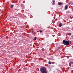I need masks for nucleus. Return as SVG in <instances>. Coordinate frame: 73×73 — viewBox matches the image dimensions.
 <instances>
[{"instance_id":"nucleus-1","label":"nucleus","mask_w":73,"mask_h":73,"mask_svg":"<svg viewBox=\"0 0 73 73\" xmlns=\"http://www.w3.org/2000/svg\"><path fill=\"white\" fill-rule=\"evenodd\" d=\"M40 70L42 73H47L46 68L44 67L41 68Z\"/></svg>"},{"instance_id":"nucleus-2","label":"nucleus","mask_w":73,"mask_h":73,"mask_svg":"<svg viewBox=\"0 0 73 73\" xmlns=\"http://www.w3.org/2000/svg\"><path fill=\"white\" fill-rule=\"evenodd\" d=\"M63 43L64 45L66 46L69 45L70 44V42L68 40H63Z\"/></svg>"},{"instance_id":"nucleus-3","label":"nucleus","mask_w":73,"mask_h":73,"mask_svg":"<svg viewBox=\"0 0 73 73\" xmlns=\"http://www.w3.org/2000/svg\"><path fill=\"white\" fill-rule=\"evenodd\" d=\"M52 0V3H52L53 5H54L55 4V0Z\"/></svg>"},{"instance_id":"nucleus-4","label":"nucleus","mask_w":73,"mask_h":73,"mask_svg":"<svg viewBox=\"0 0 73 73\" xmlns=\"http://www.w3.org/2000/svg\"><path fill=\"white\" fill-rule=\"evenodd\" d=\"M63 4V3L62 2L61 3H58V5H62Z\"/></svg>"},{"instance_id":"nucleus-5","label":"nucleus","mask_w":73,"mask_h":73,"mask_svg":"<svg viewBox=\"0 0 73 73\" xmlns=\"http://www.w3.org/2000/svg\"><path fill=\"white\" fill-rule=\"evenodd\" d=\"M68 5H66L65 6V7L64 8L65 9H68Z\"/></svg>"},{"instance_id":"nucleus-6","label":"nucleus","mask_w":73,"mask_h":73,"mask_svg":"<svg viewBox=\"0 0 73 73\" xmlns=\"http://www.w3.org/2000/svg\"><path fill=\"white\" fill-rule=\"evenodd\" d=\"M62 27V23H60L59 25V27Z\"/></svg>"},{"instance_id":"nucleus-7","label":"nucleus","mask_w":73,"mask_h":73,"mask_svg":"<svg viewBox=\"0 0 73 73\" xmlns=\"http://www.w3.org/2000/svg\"><path fill=\"white\" fill-rule=\"evenodd\" d=\"M14 6V5H11V7H10L11 8H12L13 7V6Z\"/></svg>"},{"instance_id":"nucleus-8","label":"nucleus","mask_w":73,"mask_h":73,"mask_svg":"<svg viewBox=\"0 0 73 73\" xmlns=\"http://www.w3.org/2000/svg\"><path fill=\"white\" fill-rule=\"evenodd\" d=\"M14 10L15 11H18L17 9L15 8L14 9Z\"/></svg>"},{"instance_id":"nucleus-9","label":"nucleus","mask_w":73,"mask_h":73,"mask_svg":"<svg viewBox=\"0 0 73 73\" xmlns=\"http://www.w3.org/2000/svg\"><path fill=\"white\" fill-rule=\"evenodd\" d=\"M36 38V36H35V38H34L35 40H36V39H37Z\"/></svg>"},{"instance_id":"nucleus-10","label":"nucleus","mask_w":73,"mask_h":73,"mask_svg":"<svg viewBox=\"0 0 73 73\" xmlns=\"http://www.w3.org/2000/svg\"><path fill=\"white\" fill-rule=\"evenodd\" d=\"M51 62H48V64H51Z\"/></svg>"},{"instance_id":"nucleus-11","label":"nucleus","mask_w":73,"mask_h":73,"mask_svg":"<svg viewBox=\"0 0 73 73\" xmlns=\"http://www.w3.org/2000/svg\"><path fill=\"white\" fill-rule=\"evenodd\" d=\"M40 31V33H41V32H42V31H41V30H40V31Z\"/></svg>"},{"instance_id":"nucleus-12","label":"nucleus","mask_w":73,"mask_h":73,"mask_svg":"<svg viewBox=\"0 0 73 73\" xmlns=\"http://www.w3.org/2000/svg\"><path fill=\"white\" fill-rule=\"evenodd\" d=\"M70 63H71V64H73V62H70Z\"/></svg>"},{"instance_id":"nucleus-13","label":"nucleus","mask_w":73,"mask_h":73,"mask_svg":"<svg viewBox=\"0 0 73 73\" xmlns=\"http://www.w3.org/2000/svg\"><path fill=\"white\" fill-rule=\"evenodd\" d=\"M69 35L70 36L71 35V33H70L69 34Z\"/></svg>"},{"instance_id":"nucleus-14","label":"nucleus","mask_w":73,"mask_h":73,"mask_svg":"<svg viewBox=\"0 0 73 73\" xmlns=\"http://www.w3.org/2000/svg\"><path fill=\"white\" fill-rule=\"evenodd\" d=\"M60 47H58V49H60Z\"/></svg>"},{"instance_id":"nucleus-15","label":"nucleus","mask_w":73,"mask_h":73,"mask_svg":"<svg viewBox=\"0 0 73 73\" xmlns=\"http://www.w3.org/2000/svg\"><path fill=\"white\" fill-rule=\"evenodd\" d=\"M32 33H33V31L31 32Z\"/></svg>"},{"instance_id":"nucleus-16","label":"nucleus","mask_w":73,"mask_h":73,"mask_svg":"<svg viewBox=\"0 0 73 73\" xmlns=\"http://www.w3.org/2000/svg\"><path fill=\"white\" fill-rule=\"evenodd\" d=\"M14 18H16V17H14Z\"/></svg>"},{"instance_id":"nucleus-17","label":"nucleus","mask_w":73,"mask_h":73,"mask_svg":"<svg viewBox=\"0 0 73 73\" xmlns=\"http://www.w3.org/2000/svg\"><path fill=\"white\" fill-rule=\"evenodd\" d=\"M44 61H46V60H44Z\"/></svg>"},{"instance_id":"nucleus-18","label":"nucleus","mask_w":73,"mask_h":73,"mask_svg":"<svg viewBox=\"0 0 73 73\" xmlns=\"http://www.w3.org/2000/svg\"><path fill=\"white\" fill-rule=\"evenodd\" d=\"M62 58V57H61V58Z\"/></svg>"},{"instance_id":"nucleus-19","label":"nucleus","mask_w":73,"mask_h":73,"mask_svg":"<svg viewBox=\"0 0 73 73\" xmlns=\"http://www.w3.org/2000/svg\"><path fill=\"white\" fill-rule=\"evenodd\" d=\"M68 59H69V58H67Z\"/></svg>"},{"instance_id":"nucleus-20","label":"nucleus","mask_w":73,"mask_h":73,"mask_svg":"<svg viewBox=\"0 0 73 73\" xmlns=\"http://www.w3.org/2000/svg\"><path fill=\"white\" fill-rule=\"evenodd\" d=\"M34 33V34H35V33Z\"/></svg>"},{"instance_id":"nucleus-21","label":"nucleus","mask_w":73,"mask_h":73,"mask_svg":"<svg viewBox=\"0 0 73 73\" xmlns=\"http://www.w3.org/2000/svg\"><path fill=\"white\" fill-rule=\"evenodd\" d=\"M59 66H60V65H59Z\"/></svg>"}]
</instances>
